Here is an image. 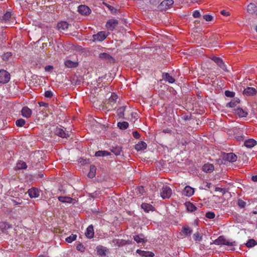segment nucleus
<instances>
[{"label":"nucleus","mask_w":257,"mask_h":257,"mask_svg":"<svg viewBox=\"0 0 257 257\" xmlns=\"http://www.w3.org/2000/svg\"><path fill=\"white\" fill-rule=\"evenodd\" d=\"M11 78L10 74L4 69H0V83L6 84L9 82Z\"/></svg>","instance_id":"obj_1"},{"label":"nucleus","mask_w":257,"mask_h":257,"mask_svg":"<svg viewBox=\"0 0 257 257\" xmlns=\"http://www.w3.org/2000/svg\"><path fill=\"white\" fill-rule=\"evenodd\" d=\"M172 194V189L168 186H163L160 191L161 196L164 199L169 198Z\"/></svg>","instance_id":"obj_2"},{"label":"nucleus","mask_w":257,"mask_h":257,"mask_svg":"<svg viewBox=\"0 0 257 257\" xmlns=\"http://www.w3.org/2000/svg\"><path fill=\"white\" fill-rule=\"evenodd\" d=\"M214 243L217 245H226L228 246H233L234 242H229L226 240L222 236H220L214 241Z\"/></svg>","instance_id":"obj_3"},{"label":"nucleus","mask_w":257,"mask_h":257,"mask_svg":"<svg viewBox=\"0 0 257 257\" xmlns=\"http://www.w3.org/2000/svg\"><path fill=\"white\" fill-rule=\"evenodd\" d=\"M118 24V22L117 20L110 19L107 22L105 27L108 30L112 31Z\"/></svg>","instance_id":"obj_4"},{"label":"nucleus","mask_w":257,"mask_h":257,"mask_svg":"<svg viewBox=\"0 0 257 257\" xmlns=\"http://www.w3.org/2000/svg\"><path fill=\"white\" fill-rule=\"evenodd\" d=\"M78 12L82 15L88 16L91 13L90 9L86 5H80L78 7Z\"/></svg>","instance_id":"obj_5"},{"label":"nucleus","mask_w":257,"mask_h":257,"mask_svg":"<svg viewBox=\"0 0 257 257\" xmlns=\"http://www.w3.org/2000/svg\"><path fill=\"white\" fill-rule=\"evenodd\" d=\"M108 34L104 31H101L97 33L96 34L93 35V38L94 40L97 41H102L105 40Z\"/></svg>","instance_id":"obj_6"},{"label":"nucleus","mask_w":257,"mask_h":257,"mask_svg":"<svg viewBox=\"0 0 257 257\" xmlns=\"http://www.w3.org/2000/svg\"><path fill=\"white\" fill-rule=\"evenodd\" d=\"M223 159L229 162H235L237 160V156L232 153H224Z\"/></svg>","instance_id":"obj_7"},{"label":"nucleus","mask_w":257,"mask_h":257,"mask_svg":"<svg viewBox=\"0 0 257 257\" xmlns=\"http://www.w3.org/2000/svg\"><path fill=\"white\" fill-rule=\"evenodd\" d=\"M211 59L221 69H222L223 70L227 71V70L226 69V68L225 67V65L223 62L221 58L220 57H217L215 56L212 57Z\"/></svg>","instance_id":"obj_8"},{"label":"nucleus","mask_w":257,"mask_h":257,"mask_svg":"<svg viewBox=\"0 0 257 257\" xmlns=\"http://www.w3.org/2000/svg\"><path fill=\"white\" fill-rule=\"evenodd\" d=\"M29 196L30 198H38L40 196V191L38 189L33 187L29 189L28 191Z\"/></svg>","instance_id":"obj_9"},{"label":"nucleus","mask_w":257,"mask_h":257,"mask_svg":"<svg viewBox=\"0 0 257 257\" xmlns=\"http://www.w3.org/2000/svg\"><path fill=\"white\" fill-rule=\"evenodd\" d=\"M256 92V90L255 88L247 87L246 88L244 89L243 94L247 96H251L255 95Z\"/></svg>","instance_id":"obj_10"},{"label":"nucleus","mask_w":257,"mask_h":257,"mask_svg":"<svg viewBox=\"0 0 257 257\" xmlns=\"http://www.w3.org/2000/svg\"><path fill=\"white\" fill-rule=\"evenodd\" d=\"M21 114L24 117L29 118L32 114V111L28 106H24L21 110Z\"/></svg>","instance_id":"obj_11"},{"label":"nucleus","mask_w":257,"mask_h":257,"mask_svg":"<svg viewBox=\"0 0 257 257\" xmlns=\"http://www.w3.org/2000/svg\"><path fill=\"white\" fill-rule=\"evenodd\" d=\"M194 193V188L191 187L189 186H186L183 191V194L184 196H188V197H191L192 196Z\"/></svg>","instance_id":"obj_12"},{"label":"nucleus","mask_w":257,"mask_h":257,"mask_svg":"<svg viewBox=\"0 0 257 257\" xmlns=\"http://www.w3.org/2000/svg\"><path fill=\"white\" fill-rule=\"evenodd\" d=\"M55 133L56 135L63 138H67L69 137L68 133H66L65 131L61 128L57 127L55 131Z\"/></svg>","instance_id":"obj_13"},{"label":"nucleus","mask_w":257,"mask_h":257,"mask_svg":"<svg viewBox=\"0 0 257 257\" xmlns=\"http://www.w3.org/2000/svg\"><path fill=\"white\" fill-rule=\"evenodd\" d=\"M94 229L92 225H89L86 228L85 234L88 238H92L94 236Z\"/></svg>","instance_id":"obj_14"},{"label":"nucleus","mask_w":257,"mask_h":257,"mask_svg":"<svg viewBox=\"0 0 257 257\" xmlns=\"http://www.w3.org/2000/svg\"><path fill=\"white\" fill-rule=\"evenodd\" d=\"M141 207L147 213H149L150 211H153L155 209L153 206L149 203H142Z\"/></svg>","instance_id":"obj_15"},{"label":"nucleus","mask_w":257,"mask_h":257,"mask_svg":"<svg viewBox=\"0 0 257 257\" xmlns=\"http://www.w3.org/2000/svg\"><path fill=\"white\" fill-rule=\"evenodd\" d=\"M136 252L139 255H140L142 256L153 257L154 256V253L151 251H145V250H142L141 249H137Z\"/></svg>","instance_id":"obj_16"},{"label":"nucleus","mask_w":257,"mask_h":257,"mask_svg":"<svg viewBox=\"0 0 257 257\" xmlns=\"http://www.w3.org/2000/svg\"><path fill=\"white\" fill-rule=\"evenodd\" d=\"M234 113L238 115L239 117H246L248 113L247 112L243 110L242 108L238 107L236 109H234Z\"/></svg>","instance_id":"obj_17"},{"label":"nucleus","mask_w":257,"mask_h":257,"mask_svg":"<svg viewBox=\"0 0 257 257\" xmlns=\"http://www.w3.org/2000/svg\"><path fill=\"white\" fill-rule=\"evenodd\" d=\"M214 169V166L211 164L207 163L202 166V170L206 173H211Z\"/></svg>","instance_id":"obj_18"},{"label":"nucleus","mask_w":257,"mask_h":257,"mask_svg":"<svg viewBox=\"0 0 257 257\" xmlns=\"http://www.w3.org/2000/svg\"><path fill=\"white\" fill-rule=\"evenodd\" d=\"M69 24L64 21H62L57 24V28L60 31H65L68 29Z\"/></svg>","instance_id":"obj_19"},{"label":"nucleus","mask_w":257,"mask_h":257,"mask_svg":"<svg viewBox=\"0 0 257 257\" xmlns=\"http://www.w3.org/2000/svg\"><path fill=\"white\" fill-rule=\"evenodd\" d=\"M12 17V13L10 12H6L1 18L0 21L2 23H7L10 21Z\"/></svg>","instance_id":"obj_20"},{"label":"nucleus","mask_w":257,"mask_h":257,"mask_svg":"<svg viewBox=\"0 0 257 257\" xmlns=\"http://www.w3.org/2000/svg\"><path fill=\"white\" fill-rule=\"evenodd\" d=\"M65 65L67 68H76L78 66L77 62H73L70 60H67L64 62Z\"/></svg>","instance_id":"obj_21"},{"label":"nucleus","mask_w":257,"mask_h":257,"mask_svg":"<svg viewBox=\"0 0 257 257\" xmlns=\"http://www.w3.org/2000/svg\"><path fill=\"white\" fill-rule=\"evenodd\" d=\"M99 58L101 60L107 61L108 62H110L112 60H113V58L108 53H101L99 55Z\"/></svg>","instance_id":"obj_22"},{"label":"nucleus","mask_w":257,"mask_h":257,"mask_svg":"<svg viewBox=\"0 0 257 257\" xmlns=\"http://www.w3.org/2000/svg\"><path fill=\"white\" fill-rule=\"evenodd\" d=\"M256 144V142L252 139L246 140L244 141V146L248 148H251L253 147Z\"/></svg>","instance_id":"obj_23"},{"label":"nucleus","mask_w":257,"mask_h":257,"mask_svg":"<svg viewBox=\"0 0 257 257\" xmlns=\"http://www.w3.org/2000/svg\"><path fill=\"white\" fill-rule=\"evenodd\" d=\"M247 11L250 14H254L257 11V7L255 4L250 3L247 7Z\"/></svg>","instance_id":"obj_24"},{"label":"nucleus","mask_w":257,"mask_h":257,"mask_svg":"<svg viewBox=\"0 0 257 257\" xmlns=\"http://www.w3.org/2000/svg\"><path fill=\"white\" fill-rule=\"evenodd\" d=\"M147 148V144L143 141H141L135 145V149L139 151L144 150Z\"/></svg>","instance_id":"obj_25"},{"label":"nucleus","mask_w":257,"mask_h":257,"mask_svg":"<svg viewBox=\"0 0 257 257\" xmlns=\"http://www.w3.org/2000/svg\"><path fill=\"white\" fill-rule=\"evenodd\" d=\"M174 3L173 0H165L160 4L161 7H164L165 9H169Z\"/></svg>","instance_id":"obj_26"},{"label":"nucleus","mask_w":257,"mask_h":257,"mask_svg":"<svg viewBox=\"0 0 257 257\" xmlns=\"http://www.w3.org/2000/svg\"><path fill=\"white\" fill-rule=\"evenodd\" d=\"M163 78L164 80L168 81L170 83H172L175 82V79L171 76L168 73H165L163 74Z\"/></svg>","instance_id":"obj_27"},{"label":"nucleus","mask_w":257,"mask_h":257,"mask_svg":"<svg viewBox=\"0 0 257 257\" xmlns=\"http://www.w3.org/2000/svg\"><path fill=\"white\" fill-rule=\"evenodd\" d=\"M117 99V96L114 93H112L108 99V104L113 106V105L116 103V99Z\"/></svg>","instance_id":"obj_28"},{"label":"nucleus","mask_w":257,"mask_h":257,"mask_svg":"<svg viewBox=\"0 0 257 257\" xmlns=\"http://www.w3.org/2000/svg\"><path fill=\"white\" fill-rule=\"evenodd\" d=\"M59 201L62 202V203H72V201L74 200V199L71 197H66V196H59L58 198Z\"/></svg>","instance_id":"obj_29"},{"label":"nucleus","mask_w":257,"mask_h":257,"mask_svg":"<svg viewBox=\"0 0 257 257\" xmlns=\"http://www.w3.org/2000/svg\"><path fill=\"white\" fill-rule=\"evenodd\" d=\"M185 204L187 210L190 212L195 211L197 209V207L190 202H187Z\"/></svg>","instance_id":"obj_30"},{"label":"nucleus","mask_w":257,"mask_h":257,"mask_svg":"<svg viewBox=\"0 0 257 257\" xmlns=\"http://www.w3.org/2000/svg\"><path fill=\"white\" fill-rule=\"evenodd\" d=\"M96 168L94 165L90 166V171L87 177H95L96 175Z\"/></svg>","instance_id":"obj_31"},{"label":"nucleus","mask_w":257,"mask_h":257,"mask_svg":"<svg viewBox=\"0 0 257 257\" xmlns=\"http://www.w3.org/2000/svg\"><path fill=\"white\" fill-rule=\"evenodd\" d=\"M27 167V164L25 162L23 161H20L17 164L16 168L18 170L24 169H26Z\"/></svg>","instance_id":"obj_32"},{"label":"nucleus","mask_w":257,"mask_h":257,"mask_svg":"<svg viewBox=\"0 0 257 257\" xmlns=\"http://www.w3.org/2000/svg\"><path fill=\"white\" fill-rule=\"evenodd\" d=\"M126 106L120 107L117 110V114L119 117L124 118V112L125 111Z\"/></svg>","instance_id":"obj_33"},{"label":"nucleus","mask_w":257,"mask_h":257,"mask_svg":"<svg viewBox=\"0 0 257 257\" xmlns=\"http://www.w3.org/2000/svg\"><path fill=\"white\" fill-rule=\"evenodd\" d=\"M110 153L106 151H98L95 153V156L96 157H103L110 155Z\"/></svg>","instance_id":"obj_34"},{"label":"nucleus","mask_w":257,"mask_h":257,"mask_svg":"<svg viewBox=\"0 0 257 257\" xmlns=\"http://www.w3.org/2000/svg\"><path fill=\"white\" fill-rule=\"evenodd\" d=\"M128 123L126 121L119 122L117 123V126L120 130H125L128 127Z\"/></svg>","instance_id":"obj_35"},{"label":"nucleus","mask_w":257,"mask_h":257,"mask_svg":"<svg viewBox=\"0 0 257 257\" xmlns=\"http://www.w3.org/2000/svg\"><path fill=\"white\" fill-rule=\"evenodd\" d=\"M239 103V100L233 99L226 104V107H234Z\"/></svg>","instance_id":"obj_36"},{"label":"nucleus","mask_w":257,"mask_h":257,"mask_svg":"<svg viewBox=\"0 0 257 257\" xmlns=\"http://www.w3.org/2000/svg\"><path fill=\"white\" fill-rule=\"evenodd\" d=\"M111 151L115 155L117 156L120 155V152L121 151V148L118 146L115 147H112V148L111 149Z\"/></svg>","instance_id":"obj_37"},{"label":"nucleus","mask_w":257,"mask_h":257,"mask_svg":"<svg viewBox=\"0 0 257 257\" xmlns=\"http://www.w3.org/2000/svg\"><path fill=\"white\" fill-rule=\"evenodd\" d=\"M257 244L256 242L253 239H249L246 243L245 245L247 247H251Z\"/></svg>","instance_id":"obj_38"},{"label":"nucleus","mask_w":257,"mask_h":257,"mask_svg":"<svg viewBox=\"0 0 257 257\" xmlns=\"http://www.w3.org/2000/svg\"><path fill=\"white\" fill-rule=\"evenodd\" d=\"M26 123V121L23 118H20L16 121V125L18 127H22Z\"/></svg>","instance_id":"obj_39"},{"label":"nucleus","mask_w":257,"mask_h":257,"mask_svg":"<svg viewBox=\"0 0 257 257\" xmlns=\"http://www.w3.org/2000/svg\"><path fill=\"white\" fill-rule=\"evenodd\" d=\"M77 238V235L76 234H72L66 238V241L68 243H71L72 241L75 240Z\"/></svg>","instance_id":"obj_40"},{"label":"nucleus","mask_w":257,"mask_h":257,"mask_svg":"<svg viewBox=\"0 0 257 257\" xmlns=\"http://www.w3.org/2000/svg\"><path fill=\"white\" fill-rule=\"evenodd\" d=\"M182 231L186 235H190L192 233V230L189 227H183Z\"/></svg>","instance_id":"obj_41"},{"label":"nucleus","mask_w":257,"mask_h":257,"mask_svg":"<svg viewBox=\"0 0 257 257\" xmlns=\"http://www.w3.org/2000/svg\"><path fill=\"white\" fill-rule=\"evenodd\" d=\"M237 204L240 208H243L245 207L246 203L239 198L237 200Z\"/></svg>","instance_id":"obj_42"},{"label":"nucleus","mask_w":257,"mask_h":257,"mask_svg":"<svg viewBox=\"0 0 257 257\" xmlns=\"http://www.w3.org/2000/svg\"><path fill=\"white\" fill-rule=\"evenodd\" d=\"M134 239L138 243L144 242L146 241L144 238L141 237L139 235L134 236Z\"/></svg>","instance_id":"obj_43"},{"label":"nucleus","mask_w":257,"mask_h":257,"mask_svg":"<svg viewBox=\"0 0 257 257\" xmlns=\"http://www.w3.org/2000/svg\"><path fill=\"white\" fill-rule=\"evenodd\" d=\"M76 249L80 252H84L85 251V247L81 243H79L76 245Z\"/></svg>","instance_id":"obj_44"},{"label":"nucleus","mask_w":257,"mask_h":257,"mask_svg":"<svg viewBox=\"0 0 257 257\" xmlns=\"http://www.w3.org/2000/svg\"><path fill=\"white\" fill-rule=\"evenodd\" d=\"M206 217L209 219H213L215 217V215L213 212H208L205 214Z\"/></svg>","instance_id":"obj_45"},{"label":"nucleus","mask_w":257,"mask_h":257,"mask_svg":"<svg viewBox=\"0 0 257 257\" xmlns=\"http://www.w3.org/2000/svg\"><path fill=\"white\" fill-rule=\"evenodd\" d=\"M193 238L195 241H200L202 239V236L199 233H195L193 235Z\"/></svg>","instance_id":"obj_46"},{"label":"nucleus","mask_w":257,"mask_h":257,"mask_svg":"<svg viewBox=\"0 0 257 257\" xmlns=\"http://www.w3.org/2000/svg\"><path fill=\"white\" fill-rule=\"evenodd\" d=\"M225 95L227 97H233L234 96L235 93L229 90H226L225 91Z\"/></svg>","instance_id":"obj_47"},{"label":"nucleus","mask_w":257,"mask_h":257,"mask_svg":"<svg viewBox=\"0 0 257 257\" xmlns=\"http://www.w3.org/2000/svg\"><path fill=\"white\" fill-rule=\"evenodd\" d=\"M53 96V93L51 91L48 90L45 92V96L47 98H51Z\"/></svg>","instance_id":"obj_48"},{"label":"nucleus","mask_w":257,"mask_h":257,"mask_svg":"<svg viewBox=\"0 0 257 257\" xmlns=\"http://www.w3.org/2000/svg\"><path fill=\"white\" fill-rule=\"evenodd\" d=\"M203 19L207 21H211L213 19V17L209 15H205L203 16Z\"/></svg>","instance_id":"obj_49"},{"label":"nucleus","mask_w":257,"mask_h":257,"mask_svg":"<svg viewBox=\"0 0 257 257\" xmlns=\"http://www.w3.org/2000/svg\"><path fill=\"white\" fill-rule=\"evenodd\" d=\"M200 12L198 11H195L193 12V16L194 18H199L200 17Z\"/></svg>","instance_id":"obj_50"},{"label":"nucleus","mask_w":257,"mask_h":257,"mask_svg":"<svg viewBox=\"0 0 257 257\" xmlns=\"http://www.w3.org/2000/svg\"><path fill=\"white\" fill-rule=\"evenodd\" d=\"M215 191H219V192L222 193L223 195H224L225 193V189L223 188H220V187H215Z\"/></svg>","instance_id":"obj_51"},{"label":"nucleus","mask_w":257,"mask_h":257,"mask_svg":"<svg viewBox=\"0 0 257 257\" xmlns=\"http://www.w3.org/2000/svg\"><path fill=\"white\" fill-rule=\"evenodd\" d=\"M133 137L136 139H139L140 137V135L137 131H134L133 132Z\"/></svg>","instance_id":"obj_52"},{"label":"nucleus","mask_w":257,"mask_h":257,"mask_svg":"<svg viewBox=\"0 0 257 257\" xmlns=\"http://www.w3.org/2000/svg\"><path fill=\"white\" fill-rule=\"evenodd\" d=\"M53 69V67L51 65H47L45 67L46 71H51Z\"/></svg>","instance_id":"obj_53"},{"label":"nucleus","mask_w":257,"mask_h":257,"mask_svg":"<svg viewBox=\"0 0 257 257\" xmlns=\"http://www.w3.org/2000/svg\"><path fill=\"white\" fill-rule=\"evenodd\" d=\"M12 56V53L11 52H7V53L5 54L4 56V59L8 58L9 57H10Z\"/></svg>","instance_id":"obj_54"},{"label":"nucleus","mask_w":257,"mask_h":257,"mask_svg":"<svg viewBox=\"0 0 257 257\" xmlns=\"http://www.w3.org/2000/svg\"><path fill=\"white\" fill-rule=\"evenodd\" d=\"M39 104L40 106H45V107H48V104L47 103H45L44 102H42V101L39 102Z\"/></svg>","instance_id":"obj_55"},{"label":"nucleus","mask_w":257,"mask_h":257,"mask_svg":"<svg viewBox=\"0 0 257 257\" xmlns=\"http://www.w3.org/2000/svg\"><path fill=\"white\" fill-rule=\"evenodd\" d=\"M220 13L224 16H227L229 15V13L228 12L225 11V10H222V11H221Z\"/></svg>","instance_id":"obj_56"},{"label":"nucleus","mask_w":257,"mask_h":257,"mask_svg":"<svg viewBox=\"0 0 257 257\" xmlns=\"http://www.w3.org/2000/svg\"><path fill=\"white\" fill-rule=\"evenodd\" d=\"M183 119L185 120H189L191 119V116L189 115H184L182 117Z\"/></svg>","instance_id":"obj_57"},{"label":"nucleus","mask_w":257,"mask_h":257,"mask_svg":"<svg viewBox=\"0 0 257 257\" xmlns=\"http://www.w3.org/2000/svg\"><path fill=\"white\" fill-rule=\"evenodd\" d=\"M44 175H46V174L40 173V174H38V177H43Z\"/></svg>","instance_id":"obj_58"},{"label":"nucleus","mask_w":257,"mask_h":257,"mask_svg":"<svg viewBox=\"0 0 257 257\" xmlns=\"http://www.w3.org/2000/svg\"><path fill=\"white\" fill-rule=\"evenodd\" d=\"M236 138L237 140H241L242 138V137L241 136H236Z\"/></svg>","instance_id":"obj_59"},{"label":"nucleus","mask_w":257,"mask_h":257,"mask_svg":"<svg viewBox=\"0 0 257 257\" xmlns=\"http://www.w3.org/2000/svg\"><path fill=\"white\" fill-rule=\"evenodd\" d=\"M251 179L253 182H257V178H251Z\"/></svg>","instance_id":"obj_60"},{"label":"nucleus","mask_w":257,"mask_h":257,"mask_svg":"<svg viewBox=\"0 0 257 257\" xmlns=\"http://www.w3.org/2000/svg\"><path fill=\"white\" fill-rule=\"evenodd\" d=\"M211 185V183H207L206 186H207L208 188H210Z\"/></svg>","instance_id":"obj_61"},{"label":"nucleus","mask_w":257,"mask_h":257,"mask_svg":"<svg viewBox=\"0 0 257 257\" xmlns=\"http://www.w3.org/2000/svg\"><path fill=\"white\" fill-rule=\"evenodd\" d=\"M98 252L100 254H104L102 251H100V250H98Z\"/></svg>","instance_id":"obj_62"},{"label":"nucleus","mask_w":257,"mask_h":257,"mask_svg":"<svg viewBox=\"0 0 257 257\" xmlns=\"http://www.w3.org/2000/svg\"><path fill=\"white\" fill-rule=\"evenodd\" d=\"M38 257H46V256H45L44 255H40Z\"/></svg>","instance_id":"obj_63"},{"label":"nucleus","mask_w":257,"mask_h":257,"mask_svg":"<svg viewBox=\"0 0 257 257\" xmlns=\"http://www.w3.org/2000/svg\"><path fill=\"white\" fill-rule=\"evenodd\" d=\"M89 196H90V197H92V198H93V197H93V195H92V194H90Z\"/></svg>","instance_id":"obj_64"}]
</instances>
